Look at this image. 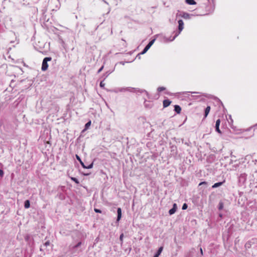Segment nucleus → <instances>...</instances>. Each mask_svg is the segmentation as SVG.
Listing matches in <instances>:
<instances>
[{"mask_svg": "<svg viewBox=\"0 0 257 257\" xmlns=\"http://www.w3.org/2000/svg\"><path fill=\"white\" fill-rule=\"evenodd\" d=\"M52 60L51 57H45L42 62L41 69L42 71H45L48 69V62Z\"/></svg>", "mask_w": 257, "mask_h": 257, "instance_id": "nucleus-1", "label": "nucleus"}, {"mask_svg": "<svg viewBox=\"0 0 257 257\" xmlns=\"http://www.w3.org/2000/svg\"><path fill=\"white\" fill-rule=\"evenodd\" d=\"M155 41V39L152 40V41H151L148 43V44L145 47V48H144V49L141 52V54H144L145 53H146L147 52V51L150 48V47L152 46V45L154 44Z\"/></svg>", "mask_w": 257, "mask_h": 257, "instance_id": "nucleus-2", "label": "nucleus"}, {"mask_svg": "<svg viewBox=\"0 0 257 257\" xmlns=\"http://www.w3.org/2000/svg\"><path fill=\"white\" fill-rule=\"evenodd\" d=\"M178 29L179 34L184 29V22L182 20H180L178 21Z\"/></svg>", "mask_w": 257, "mask_h": 257, "instance_id": "nucleus-3", "label": "nucleus"}, {"mask_svg": "<svg viewBox=\"0 0 257 257\" xmlns=\"http://www.w3.org/2000/svg\"><path fill=\"white\" fill-rule=\"evenodd\" d=\"M220 123V119H218L216 121L215 130L217 132H218L219 134H221V132L219 129Z\"/></svg>", "mask_w": 257, "mask_h": 257, "instance_id": "nucleus-4", "label": "nucleus"}, {"mask_svg": "<svg viewBox=\"0 0 257 257\" xmlns=\"http://www.w3.org/2000/svg\"><path fill=\"white\" fill-rule=\"evenodd\" d=\"M171 103V101L169 99H165L163 100V105L164 107H167L169 106Z\"/></svg>", "mask_w": 257, "mask_h": 257, "instance_id": "nucleus-5", "label": "nucleus"}, {"mask_svg": "<svg viewBox=\"0 0 257 257\" xmlns=\"http://www.w3.org/2000/svg\"><path fill=\"white\" fill-rule=\"evenodd\" d=\"M117 221H119L121 217V209L120 208H117Z\"/></svg>", "mask_w": 257, "mask_h": 257, "instance_id": "nucleus-6", "label": "nucleus"}, {"mask_svg": "<svg viewBox=\"0 0 257 257\" xmlns=\"http://www.w3.org/2000/svg\"><path fill=\"white\" fill-rule=\"evenodd\" d=\"M174 110L177 112V113L180 114L181 111V108L179 105H175L174 106Z\"/></svg>", "mask_w": 257, "mask_h": 257, "instance_id": "nucleus-7", "label": "nucleus"}, {"mask_svg": "<svg viewBox=\"0 0 257 257\" xmlns=\"http://www.w3.org/2000/svg\"><path fill=\"white\" fill-rule=\"evenodd\" d=\"M210 110V107L209 106H208L205 110V114H204V117L206 118L207 116L208 115V113H209Z\"/></svg>", "mask_w": 257, "mask_h": 257, "instance_id": "nucleus-8", "label": "nucleus"}, {"mask_svg": "<svg viewBox=\"0 0 257 257\" xmlns=\"http://www.w3.org/2000/svg\"><path fill=\"white\" fill-rule=\"evenodd\" d=\"M180 16L186 19L190 18L189 14L187 13H183L182 14L180 15Z\"/></svg>", "mask_w": 257, "mask_h": 257, "instance_id": "nucleus-9", "label": "nucleus"}, {"mask_svg": "<svg viewBox=\"0 0 257 257\" xmlns=\"http://www.w3.org/2000/svg\"><path fill=\"white\" fill-rule=\"evenodd\" d=\"M163 247L162 246L160 247L157 252L156 253V254L154 256V257H158L160 254H161V253L162 252V250H163Z\"/></svg>", "mask_w": 257, "mask_h": 257, "instance_id": "nucleus-10", "label": "nucleus"}, {"mask_svg": "<svg viewBox=\"0 0 257 257\" xmlns=\"http://www.w3.org/2000/svg\"><path fill=\"white\" fill-rule=\"evenodd\" d=\"M185 2L187 4L190 5H193L196 4V3L194 0H185Z\"/></svg>", "mask_w": 257, "mask_h": 257, "instance_id": "nucleus-11", "label": "nucleus"}, {"mask_svg": "<svg viewBox=\"0 0 257 257\" xmlns=\"http://www.w3.org/2000/svg\"><path fill=\"white\" fill-rule=\"evenodd\" d=\"M24 206L26 208H29L30 206V201L27 200L25 201Z\"/></svg>", "mask_w": 257, "mask_h": 257, "instance_id": "nucleus-12", "label": "nucleus"}, {"mask_svg": "<svg viewBox=\"0 0 257 257\" xmlns=\"http://www.w3.org/2000/svg\"><path fill=\"white\" fill-rule=\"evenodd\" d=\"M225 181H224L223 182H218V183H215L213 186H212V188H216L217 187H219L220 186H221L223 183Z\"/></svg>", "mask_w": 257, "mask_h": 257, "instance_id": "nucleus-13", "label": "nucleus"}, {"mask_svg": "<svg viewBox=\"0 0 257 257\" xmlns=\"http://www.w3.org/2000/svg\"><path fill=\"white\" fill-rule=\"evenodd\" d=\"M176 211V210L175 209V208H172V209H171L169 210V214H170V215H172V214H173L175 213V212Z\"/></svg>", "mask_w": 257, "mask_h": 257, "instance_id": "nucleus-14", "label": "nucleus"}, {"mask_svg": "<svg viewBox=\"0 0 257 257\" xmlns=\"http://www.w3.org/2000/svg\"><path fill=\"white\" fill-rule=\"evenodd\" d=\"M70 178H71V180H72L73 181L75 182L76 184H79V181L76 178H75V177H71Z\"/></svg>", "mask_w": 257, "mask_h": 257, "instance_id": "nucleus-15", "label": "nucleus"}, {"mask_svg": "<svg viewBox=\"0 0 257 257\" xmlns=\"http://www.w3.org/2000/svg\"><path fill=\"white\" fill-rule=\"evenodd\" d=\"M165 89H166V88L164 87H159L157 89V90L159 92H161V91L165 90Z\"/></svg>", "mask_w": 257, "mask_h": 257, "instance_id": "nucleus-16", "label": "nucleus"}, {"mask_svg": "<svg viewBox=\"0 0 257 257\" xmlns=\"http://www.w3.org/2000/svg\"><path fill=\"white\" fill-rule=\"evenodd\" d=\"M91 125V121H89L88 122H87L86 124H85V128H88V127Z\"/></svg>", "mask_w": 257, "mask_h": 257, "instance_id": "nucleus-17", "label": "nucleus"}, {"mask_svg": "<svg viewBox=\"0 0 257 257\" xmlns=\"http://www.w3.org/2000/svg\"><path fill=\"white\" fill-rule=\"evenodd\" d=\"M187 207H188V205H187L186 203H184L183 206H182V209L183 210H185L187 208Z\"/></svg>", "mask_w": 257, "mask_h": 257, "instance_id": "nucleus-18", "label": "nucleus"}, {"mask_svg": "<svg viewBox=\"0 0 257 257\" xmlns=\"http://www.w3.org/2000/svg\"><path fill=\"white\" fill-rule=\"evenodd\" d=\"M94 210L96 213H101V211L100 209L94 208Z\"/></svg>", "mask_w": 257, "mask_h": 257, "instance_id": "nucleus-19", "label": "nucleus"}, {"mask_svg": "<svg viewBox=\"0 0 257 257\" xmlns=\"http://www.w3.org/2000/svg\"><path fill=\"white\" fill-rule=\"evenodd\" d=\"M105 86V83L103 82V81H101L100 83V86L101 87H104Z\"/></svg>", "mask_w": 257, "mask_h": 257, "instance_id": "nucleus-20", "label": "nucleus"}, {"mask_svg": "<svg viewBox=\"0 0 257 257\" xmlns=\"http://www.w3.org/2000/svg\"><path fill=\"white\" fill-rule=\"evenodd\" d=\"M223 204L222 203H219V210H221L223 208Z\"/></svg>", "mask_w": 257, "mask_h": 257, "instance_id": "nucleus-21", "label": "nucleus"}, {"mask_svg": "<svg viewBox=\"0 0 257 257\" xmlns=\"http://www.w3.org/2000/svg\"><path fill=\"white\" fill-rule=\"evenodd\" d=\"M76 158L77 160L79 162H80L81 161H81V159H80V158L79 157V156L78 155H76Z\"/></svg>", "mask_w": 257, "mask_h": 257, "instance_id": "nucleus-22", "label": "nucleus"}, {"mask_svg": "<svg viewBox=\"0 0 257 257\" xmlns=\"http://www.w3.org/2000/svg\"><path fill=\"white\" fill-rule=\"evenodd\" d=\"M44 245H45L46 246H49V245H50V241H47L44 243Z\"/></svg>", "mask_w": 257, "mask_h": 257, "instance_id": "nucleus-23", "label": "nucleus"}, {"mask_svg": "<svg viewBox=\"0 0 257 257\" xmlns=\"http://www.w3.org/2000/svg\"><path fill=\"white\" fill-rule=\"evenodd\" d=\"M93 167V164H91L90 165H89L88 166H86V169H90L91 168H92Z\"/></svg>", "mask_w": 257, "mask_h": 257, "instance_id": "nucleus-24", "label": "nucleus"}, {"mask_svg": "<svg viewBox=\"0 0 257 257\" xmlns=\"http://www.w3.org/2000/svg\"><path fill=\"white\" fill-rule=\"evenodd\" d=\"M123 234L122 233V234L120 235V237H119V239H120V241H122V240H123Z\"/></svg>", "mask_w": 257, "mask_h": 257, "instance_id": "nucleus-25", "label": "nucleus"}, {"mask_svg": "<svg viewBox=\"0 0 257 257\" xmlns=\"http://www.w3.org/2000/svg\"><path fill=\"white\" fill-rule=\"evenodd\" d=\"M204 184L205 185L207 184V182H202L199 183V185L201 186L202 185H204Z\"/></svg>", "mask_w": 257, "mask_h": 257, "instance_id": "nucleus-26", "label": "nucleus"}, {"mask_svg": "<svg viewBox=\"0 0 257 257\" xmlns=\"http://www.w3.org/2000/svg\"><path fill=\"white\" fill-rule=\"evenodd\" d=\"M80 163L81 164V165H82V166L83 167V168H86V166H85L84 165V163H83V162H82V161H81V162H80Z\"/></svg>", "mask_w": 257, "mask_h": 257, "instance_id": "nucleus-27", "label": "nucleus"}, {"mask_svg": "<svg viewBox=\"0 0 257 257\" xmlns=\"http://www.w3.org/2000/svg\"><path fill=\"white\" fill-rule=\"evenodd\" d=\"M4 175V172L2 170H0V176L3 177Z\"/></svg>", "mask_w": 257, "mask_h": 257, "instance_id": "nucleus-28", "label": "nucleus"}, {"mask_svg": "<svg viewBox=\"0 0 257 257\" xmlns=\"http://www.w3.org/2000/svg\"><path fill=\"white\" fill-rule=\"evenodd\" d=\"M103 66H102L98 71V73H100L103 69Z\"/></svg>", "mask_w": 257, "mask_h": 257, "instance_id": "nucleus-29", "label": "nucleus"}, {"mask_svg": "<svg viewBox=\"0 0 257 257\" xmlns=\"http://www.w3.org/2000/svg\"><path fill=\"white\" fill-rule=\"evenodd\" d=\"M173 208H175L176 210L177 209V205H176V204H174L173 205Z\"/></svg>", "mask_w": 257, "mask_h": 257, "instance_id": "nucleus-30", "label": "nucleus"}, {"mask_svg": "<svg viewBox=\"0 0 257 257\" xmlns=\"http://www.w3.org/2000/svg\"><path fill=\"white\" fill-rule=\"evenodd\" d=\"M200 252H201V253L202 254H203V251H202V249L201 248H200Z\"/></svg>", "mask_w": 257, "mask_h": 257, "instance_id": "nucleus-31", "label": "nucleus"}, {"mask_svg": "<svg viewBox=\"0 0 257 257\" xmlns=\"http://www.w3.org/2000/svg\"><path fill=\"white\" fill-rule=\"evenodd\" d=\"M81 244V242H79L78 244L76 245V247L79 246V245Z\"/></svg>", "mask_w": 257, "mask_h": 257, "instance_id": "nucleus-32", "label": "nucleus"}]
</instances>
